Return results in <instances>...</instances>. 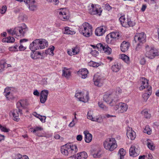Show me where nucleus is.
Returning a JSON list of instances; mask_svg holds the SVG:
<instances>
[{
	"label": "nucleus",
	"mask_w": 159,
	"mask_h": 159,
	"mask_svg": "<svg viewBox=\"0 0 159 159\" xmlns=\"http://www.w3.org/2000/svg\"><path fill=\"white\" fill-rule=\"evenodd\" d=\"M125 151L123 148H120L118 152V155L120 157V159H123L125 154Z\"/></svg>",
	"instance_id": "nucleus-35"
},
{
	"label": "nucleus",
	"mask_w": 159,
	"mask_h": 159,
	"mask_svg": "<svg viewBox=\"0 0 159 159\" xmlns=\"http://www.w3.org/2000/svg\"><path fill=\"white\" fill-rule=\"evenodd\" d=\"M120 58L126 63L127 64L129 63V58L127 56L124 54H122L121 55Z\"/></svg>",
	"instance_id": "nucleus-38"
},
{
	"label": "nucleus",
	"mask_w": 159,
	"mask_h": 159,
	"mask_svg": "<svg viewBox=\"0 0 159 159\" xmlns=\"http://www.w3.org/2000/svg\"><path fill=\"white\" fill-rule=\"evenodd\" d=\"M119 112L123 113L126 111L128 108V105L125 103L124 102H120L119 103Z\"/></svg>",
	"instance_id": "nucleus-17"
},
{
	"label": "nucleus",
	"mask_w": 159,
	"mask_h": 159,
	"mask_svg": "<svg viewBox=\"0 0 159 159\" xmlns=\"http://www.w3.org/2000/svg\"><path fill=\"white\" fill-rule=\"evenodd\" d=\"M92 27L89 23L85 22L79 27V30L80 34L86 37H89L92 35Z\"/></svg>",
	"instance_id": "nucleus-2"
},
{
	"label": "nucleus",
	"mask_w": 159,
	"mask_h": 159,
	"mask_svg": "<svg viewBox=\"0 0 159 159\" xmlns=\"http://www.w3.org/2000/svg\"><path fill=\"white\" fill-rule=\"evenodd\" d=\"M77 159H86L88 155L85 152H82L77 154Z\"/></svg>",
	"instance_id": "nucleus-31"
},
{
	"label": "nucleus",
	"mask_w": 159,
	"mask_h": 159,
	"mask_svg": "<svg viewBox=\"0 0 159 159\" xmlns=\"http://www.w3.org/2000/svg\"><path fill=\"white\" fill-rule=\"evenodd\" d=\"M102 10L100 8H97L96 5L94 6L93 4H92L91 8L89 9V12L91 14H98L100 15L102 11Z\"/></svg>",
	"instance_id": "nucleus-14"
},
{
	"label": "nucleus",
	"mask_w": 159,
	"mask_h": 159,
	"mask_svg": "<svg viewBox=\"0 0 159 159\" xmlns=\"http://www.w3.org/2000/svg\"><path fill=\"white\" fill-rule=\"evenodd\" d=\"M58 12L59 18L62 20L64 21L69 19L68 11L66 9L61 8L59 9Z\"/></svg>",
	"instance_id": "nucleus-7"
},
{
	"label": "nucleus",
	"mask_w": 159,
	"mask_h": 159,
	"mask_svg": "<svg viewBox=\"0 0 159 159\" xmlns=\"http://www.w3.org/2000/svg\"><path fill=\"white\" fill-rule=\"evenodd\" d=\"M33 115L37 118H39L42 122H45L46 118L45 116H42L40 115L37 114L36 112H34L33 113Z\"/></svg>",
	"instance_id": "nucleus-36"
},
{
	"label": "nucleus",
	"mask_w": 159,
	"mask_h": 159,
	"mask_svg": "<svg viewBox=\"0 0 159 159\" xmlns=\"http://www.w3.org/2000/svg\"><path fill=\"white\" fill-rule=\"evenodd\" d=\"M39 42L38 40H34L30 45L29 48L32 51H35V50H38V47L37 46V43Z\"/></svg>",
	"instance_id": "nucleus-25"
},
{
	"label": "nucleus",
	"mask_w": 159,
	"mask_h": 159,
	"mask_svg": "<svg viewBox=\"0 0 159 159\" xmlns=\"http://www.w3.org/2000/svg\"><path fill=\"white\" fill-rule=\"evenodd\" d=\"M142 82L141 85L139 89L140 90L148 88V89L150 86H148V80L144 78H142L141 80Z\"/></svg>",
	"instance_id": "nucleus-18"
},
{
	"label": "nucleus",
	"mask_w": 159,
	"mask_h": 159,
	"mask_svg": "<svg viewBox=\"0 0 159 159\" xmlns=\"http://www.w3.org/2000/svg\"><path fill=\"white\" fill-rule=\"evenodd\" d=\"M147 145L148 147L150 149L153 150L155 149L154 144L150 140H147Z\"/></svg>",
	"instance_id": "nucleus-43"
},
{
	"label": "nucleus",
	"mask_w": 159,
	"mask_h": 159,
	"mask_svg": "<svg viewBox=\"0 0 159 159\" xmlns=\"http://www.w3.org/2000/svg\"><path fill=\"white\" fill-rule=\"evenodd\" d=\"M88 73V70L85 68L82 69L78 71V74L83 79H85L87 76Z\"/></svg>",
	"instance_id": "nucleus-24"
},
{
	"label": "nucleus",
	"mask_w": 159,
	"mask_h": 159,
	"mask_svg": "<svg viewBox=\"0 0 159 159\" xmlns=\"http://www.w3.org/2000/svg\"><path fill=\"white\" fill-rule=\"evenodd\" d=\"M135 25V23L131 20L130 19L128 18V24L127 25L125 24V26H127V28H128L129 27H133Z\"/></svg>",
	"instance_id": "nucleus-50"
},
{
	"label": "nucleus",
	"mask_w": 159,
	"mask_h": 159,
	"mask_svg": "<svg viewBox=\"0 0 159 159\" xmlns=\"http://www.w3.org/2000/svg\"><path fill=\"white\" fill-rule=\"evenodd\" d=\"M6 68L5 61L1 60L0 61V72L3 71Z\"/></svg>",
	"instance_id": "nucleus-42"
},
{
	"label": "nucleus",
	"mask_w": 159,
	"mask_h": 159,
	"mask_svg": "<svg viewBox=\"0 0 159 159\" xmlns=\"http://www.w3.org/2000/svg\"><path fill=\"white\" fill-rule=\"evenodd\" d=\"M47 78L43 79L41 81V84L43 85H46L47 84Z\"/></svg>",
	"instance_id": "nucleus-62"
},
{
	"label": "nucleus",
	"mask_w": 159,
	"mask_h": 159,
	"mask_svg": "<svg viewBox=\"0 0 159 159\" xmlns=\"http://www.w3.org/2000/svg\"><path fill=\"white\" fill-rule=\"evenodd\" d=\"M68 143L62 146L61 148V152L62 154L65 156L69 155V148L68 147Z\"/></svg>",
	"instance_id": "nucleus-23"
},
{
	"label": "nucleus",
	"mask_w": 159,
	"mask_h": 159,
	"mask_svg": "<svg viewBox=\"0 0 159 159\" xmlns=\"http://www.w3.org/2000/svg\"><path fill=\"white\" fill-rule=\"evenodd\" d=\"M48 2H53L55 5H57L59 3L58 0H46Z\"/></svg>",
	"instance_id": "nucleus-55"
},
{
	"label": "nucleus",
	"mask_w": 159,
	"mask_h": 159,
	"mask_svg": "<svg viewBox=\"0 0 159 159\" xmlns=\"http://www.w3.org/2000/svg\"><path fill=\"white\" fill-rule=\"evenodd\" d=\"M121 68V65L120 63H116L113 65L111 67L112 70L115 72H118Z\"/></svg>",
	"instance_id": "nucleus-26"
},
{
	"label": "nucleus",
	"mask_w": 159,
	"mask_h": 159,
	"mask_svg": "<svg viewBox=\"0 0 159 159\" xmlns=\"http://www.w3.org/2000/svg\"><path fill=\"white\" fill-rule=\"evenodd\" d=\"M129 42L125 41L123 42L120 45L121 51L123 52L127 51L129 49Z\"/></svg>",
	"instance_id": "nucleus-21"
},
{
	"label": "nucleus",
	"mask_w": 159,
	"mask_h": 159,
	"mask_svg": "<svg viewBox=\"0 0 159 159\" xmlns=\"http://www.w3.org/2000/svg\"><path fill=\"white\" fill-rule=\"evenodd\" d=\"M105 46V45H103L101 43H98L96 45V47L97 49L99 51H102L103 49H104V47Z\"/></svg>",
	"instance_id": "nucleus-48"
},
{
	"label": "nucleus",
	"mask_w": 159,
	"mask_h": 159,
	"mask_svg": "<svg viewBox=\"0 0 159 159\" xmlns=\"http://www.w3.org/2000/svg\"><path fill=\"white\" fill-rule=\"evenodd\" d=\"M111 36L115 39L116 41L119 39H121V36L120 33L118 32H112L110 33Z\"/></svg>",
	"instance_id": "nucleus-29"
},
{
	"label": "nucleus",
	"mask_w": 159,
	"mask_h": 159,
	"mask_svg": "<svg viewBox=\"0 0 159 159\" xmlns=\"http://www.w3.org/2000/svg\"><path fill=\"white\" fill-rule=\"evenodd\" d=\"M126 135L128 138L131 140H134L136 136L135 132L132 129L127 130Z\"/></svg>",
	"instance_id": "nucleus-20"
},
{
	"label": "nucleus",
	"mask_w": 159,
	"mask_h": 159,
	"mask_svg": "<svg viewBox=\"0 0 159 159\" xmlns=\"http://www.w3.org/2000/svg\"><path fill=\"white\" fill-rule=\"evenodd\" d=\"M143 132L148 135H150L152 133V129L150 128L149 125H147L145 126L143 130Z\"/></svg>",
	"instance_id": "nucleus-46"
},
{
	"label": "nucleus",
	"mask_w": 159,
	"mask_h": 159,
	"mask_svg": "<svg viewBox=\"0 0 159 159\" xmlns=\"http://www.w3.org/2000/svg\"><path fill=\"white\" fill-rule=\"evenodd\" d=\"M89 99V97L88 93H87L86 95L84 96V95L83 96L82 98L80 100V101H82L84 102H86L88 101Z\"/></svg>",
	"instance_id": "nucleus-49"
},
{
	"label": "nucleus",
	"mask_w": 159,
	"mask_h": 159,
	"mask_svg": "<svg viewBox=\"0 0 159 159\" xmlns=\"http://www.w3.org/2000/svg\"><path fill=\"white\" fill-rule=\"evenodd\" d=\"M64 33L72 35L74 34L75 33V32L74 30H71L69 27H66L65 28Z\"/></svg>",
	"instance_id": "nucleus-37"
},
{
	"label": "nucleus",
	"mask_w": 159,
	"mask_h": 159,
	"mask_svg": "<svg viewBox=\"0 0 159 159\" xmlns=\"http://www.w3.org/2000/svg\"><path fill=\"white\" fill-rule=\"evenodd\" d=\"M0 129L2 131L5 132H8L9 131V129H7L6 127L2 126L1 125H0Z\"/></svg>",
	"instance_id": "nucleus-56"
},
{
	"label": "nucleus",
	"mask_w": 159,
	"mask_h": 159,
	"mask_svg": "<svg viewBox=\"0 0 159 159\" xmlns=\"http://www.w3.org/2000/svg\"><path fill=\"white\" fill-rule=\"evenodd\" d=\"M55 47L53 46H52L49 48H48L46 51V53L53 56L54 55L53 51Z\"/></svg>",
	"instance_id": "nucleus-47"
},
{
	"label": "nucleus",
	"mask_w": 159,
	"mask_h": 159,
	"mask_svg": "<svg viewBox=\"0 0 159 159\" xmlns=\"http://www.w3.org/2000/svg\"><path fill=\"white\" fill-rule=\"evenodd\" d=\"M129 154L130 156L133 157H137L139 154L138 150L134 146L132 145L129 149Z\"/></svg>",
	"instance_id": "nucleus-15"
},
{
	"label": "nucleus",
	"mask_w": 159,
	"mask_h": 159,
	"mask_svg": "<svg viewBox=\"0 0 159 159\" xmlns=\"http://www.w3.org/2000/svg\"><path fill=\"white\" fill-rule=\"evenodd\" d=\"M101 155L100 151H99L93 154V156L95 158H99L101 157Z\"/></svg>",
	"instance_id": "nucleus-53"
},
{
	"label": "nucleus",
	"mask_w": 159,
	"mask_h": 159,
	"mask_svg": "<svg viewBox=\"0 0 159 159\" xmlns=\"http://www.w3.org/2000/svg\"><path fill=\"white\" fill-rule=\"evenodd\" d=\"M77 122V120H75L74 119H73L72 121L70 122L69 125V127H73Z\"/></svg>",
	"instance_id": "nucleus-57"
},
{
	"label": "nucleus",
	"mask_w": 159,
	"mask_h": 159,
	"mask_svg": "<svg viewBox=\"0 0 159 159\" xmlns=\"http://www.w3.org/2000/svg\"><path fill=\"white\" fill-rule=\"evenodd\" d=\"M83 95V93L82 92H80L76 93L75 95V96L78 99L79 101H80V100Z\"/></svg>",
	"instance_id": "nucleus-51"
},
{
	"label": "nucleus",
	"mask_w": 159,
	"mask_h": 159,
	"mask_svg": "<svg viewBox=\"0 0 159 159\" xmlns=\"http://www.w3.org/2000/svg\"><path fill=\"white\" fill-rule=\"evenodd\" d=\"M84 135L85 141L87 143H90L92 139V135L89 133L88 130H86L84 132Z\"/></svg>",
	"instance_id": "nucleus-19"
},
{
	"label": "nucleus",
	"mask_w": 159,
	"mask_h": 159,
	"mask_svg": "<svg viewBox=\"0 0 159 159\" xmlns=\"http://www.w3.org/2000/svg\"><path fill=\"white\" fill-rule=\"evenodd\" d=\"M73 53L74 55L78 54L80 52V48L79 47H76L72 48Z\"/></svg>",
	"instance_id": "nucleus-52"
},
{
	"label": "nucleus",
	"mask_w": 159,
	"mask_h": 159,
	"mask_svg": "<svg viewBox=\"0 0 159 159\" xmlns=\"http://www.w3.org/2000/svg\"><path fill=\"white\" fill-rule=\"evenodd\" d=\"M19 50L20 51H24L25 50L26 48L24 47L22 45H21L19 47Z\"/></svg>",
	"instance_id": "nucleus-64"
},
{
	"label": "nucleus",
	"mask_w": 159,
	"mask_h": 159,
	"mask_svg": "<svg viewBox=\"0 0 159 159\" xmlns=\"http://www.w3.org/2000/svg\"><path fill=\"white\" fill-rule=\"evenodd\" d=\"M88 65L90 66L97 67L99 66L100 64L99 63H97L92 61H90L88 63Z\"/></svg>",
	"instance_id": "nucleus-44"
},
{
	"label": "nucleus",
	"mask_w": 159,
	"mask_h": 159,
	"mask_svg": "<svg viewBox=\"0 0 159 159\" xmlns=\"http://www.w3.org/2000/svg\"><path fill=\"white\" fill-rule=\"evenodd\" d=\"M145 56L150 59L154 58L155 57L158 56L159 52L157 49L153 47H149L148 45L145 46Z\"/></svg>",
	"instance_id": "nucleus-5"
},
{
	"label": "nucleus",
	"mask_w": 159,
	"mask_h": 159,
	"mask_svg": "<svg viewBox=\"0 0 159 159\" xmlns=\"http://www.w3.org/2000/svg\"><path fill=\"white\" fill-rule=\"evenodd\" d=\"M90 53L93 56L96 57L98 54V51L95 50H93L92 49Z\"/></svg>",
	"instance_id": "nucleus-60"
},
{
	"label": "nucleus",
	"mask_w": 159,
	"mask_h": 159,
	"mask_svg": "<svg viewBox=\"0 0 159 159\" xmlns=\"http://www.w3.org/2000/svg\"><path fill=\"white\" fill-rule=\"evenodd\" d=\"M19 113L20 115L22 114V110L19 109L18 110L16 109L12 111H11L10 115H12L13 117V120L16 121H18L20 120L19 118Z\"/></svg>",
	"instance_id": "nucleus-8"
},
{
	"label": "nucleus",
	"mask_w": 159,
	"mask_h": 159,
	"mask_svg": "<svg viewBox=\"0 0 159 159\" xmlns=\"http://www.w3.org/2000/svg\"><path fill=\"white\" fill-rule=\"evenodd\" d=\"M98 105L102 109L104 110H106L107 109V107L101 102H98Z\"/></svg>",
	"instance_id": "nucleus-59"
},
{
	"label": "nucleus",
	"mask_w": 159,
	"mask_h": 159,
	"mask_svg": "<svg viewBox=\"0 0 159 159\" xmlns=\"http://www.w3.org/2000/svg\"><path fill=\"white\" fill-rule=\"evenodd\" d=\"M104 100L111 106H113L118 101L115 93H107L104 96Z\"/></svg>",
	"instance_id": "nucleus-4"
},
{
	"label": "nucleus",
	"mask_w": 159,
	"mask_h": 159,
	"mask_svg": "<svg viewBox=\"0 0 159 159\" xmlns=\"http://www.w3.org/2000/svg\"><path fill=\"white\" fill-rule=\"evenodd\" d=\"M28 30L27 26L25 23H21L15 27L14 28L7 30V31L12 35L23 36Z\"/></svg>",
	"instance_id": "nucleus-1"
},
{
	"label": "nucleus",
	"mask_w": 159,
	"mask_h": 159,
	"mask_svg": "<svg viewBox=\"0 0 159 159\" xmlns=\"http://www.w3.org/2000/svg\"><path fill=\"white\" fill-rule=\"evenodd\" d=\"M7 7L6 6H3L0 9V13L2 14H4L6 11Z\"/></svg>",
	"instance_id": "nucleus-54"
},
{
	"label": "nucleus",
	"mask_w": 159,
	"mask_h": 159,
	"mask_svg": "<svg viewBox=\"0 0 159 159\" xmlns=\"http://www.w3.org/2000/svg\"><path fill=\"white\" fill-rule=\"evenodd\" d=\"M48 93V91L47 90H43L41 92L40 101L42 103H44L46 102L47 99Z\"/></svg>",
	"instance_id": "nucleus-10"
},
{
	"label": "nucleus",
	"mask_w": 159,
	"mask_h": 159,
	"mask_svg": "<svg viewBox=\"0 0 159 159\" xmlns=\"http://www.w3.org/2000/svg\"><path fill=\"white\" fill-rule=\"evenodd\" d=\"M35 40H38L39 42L38 43H37V46L38 47V50L43 49L48 46V42L44 39H38Z\"/></svg>",
	"instance_id": "nucleus-9"
},
{
	"label": "nucleus",
	"mask_w": 159,
	"mask_h": 159,
	"mask_svg": "<svg viewBox=\"0 0 159 159\" xmlns=\"http://www.w3.org/2000/svg\"><path fill=\"white\" fill-rule=\"evenodd\" d=\"M28 103L25 100H21L18 101L16 104L17 108H19L21 107L25 108L28 105Z\"/></svg>",
	"instance_id": "nucleus-22"
},
{
	"label": "nucleus",
	"mask_w": 159,
	"mask_h": 159,
	"mask_svg": "<svg viewBox=\"0 0 159 159\" xmlns=\"http://www.w3.org/2000/svg\"><path fill=\"white\" fill-rule=\"evenodd\" d=\"M148 90L149 92L148 93H144L142 95V98L143 99V101L144 102L147 101L149 96L152 93L151 86H150L149 87V88L148 89Z\"/></svg>",
	"instance_id": "nucleus-30"
},
{
	"label": "nucleus",
	"mask_w": 159,
	"mask_h": 159,
	"mask_svg": "<svg viewBox=\"0 0 159 159\" xmlns=\"http://www.w3.org/2000/svg\"><path fill=\"white\" fill-rule=\"evenodd\" d=\"M106 39L107 42L108 43L113 44L116 41L112 37V36H111V35L110 34L107 35Z\"/></svg>",
	"instance_id": "nucleus-33"
},
{
	"label": "nucleus",
	"mask_w": 159,
	"mask_h": 159,
	"mask_svg": "<svg viewBox=\"0 0 159 159\" xmlns=\"http://www.w3.org/2000/svg\"><path fill=\"white\" fill-rule=\"evenodd\" d=\"M105 32L104 30L102 27H98L96 29L95 33L96 35L97 36H101Z\"/></svg>",
	"instance_id": "nucleus-27"
},
{
	"label": "nucleus",
	"mask_w": 159,
	"mask_h": 159,
	"mask_svg": "<svg viewBox=\"0 0 159 159\" xmlns=\"http://www.w3.org/2000/svg\"><path fill=\"white\" fill-rule=\"evenodd\" d=\"M30 129L32 132H33L34 133H36V134L37 135L40 136L39 135L37 134L36 132H38V131H41L43 130V129L40 127H36L34 128V129L33 128H31Z\"/></svg>",
	"instance_id": "nucleus-39"
},
{
	"label": "nucleus",
	"mask_w": 159,
	"mask_h": 159,
	"mask_svg": "<svg viewBox=\"0 0 159 159\" xmlns=\"http://www.w3.org/2000/svg\"><path fill=\"white\" fill-rule=\"evenodd\" d=\"M122 26L127 28V26H125V24L127 25L128 24V18L126 19L124 16H121L119 19Z\"/></svg>",
	"instance_id": "nucleus-32"
},
{
	"label": "nucleus",
	"mask_w": 159,
	"mask_h": 159,
	"mask_svg": "<svg viewBox=\"0 0 159 159\" xmlns=\"http://www.w3.org/2000/svg\"><path fill=\"white\" fill-rule=\"evenodd\" d=\"M87 117L88 119L90 120L93 121H97L99 123H101V121H98L99 118H96L95 119L94 118H93L92 115H90L89 112H88V114L87 115Z\"/></svg>",
	"instance_id": "nucleus-45"
},
{
	"label": "nucleus",
	"mask_w": 159,
	"mask_h": 159,
	"mask_svg": "<svg viewBox=\"0 0 159 159\" xmlns=\"http://www.w3.org/2000/svg\"><path fill=\"white\" fill-rule=\"evenodd\" d=\"M62 76H64L66 78H68L71 75V72L70 70L64 67L63 70H62Z\"/></svg>",
	"instance_id": "nucleus-28"
},
{
	"label": "nucleus",
	"mask_w": 159,
	"mask_h": 159,
	"mask_svg": "<svg viewBox=\"0 0 159 159\" xmlns=\"http://www.w3.org/2000/svg\"><path fill=\"white\" fill-rule=\"evenodd\" d=\"M141 113L142 115L146 118H150L151 117V114L149 112L147 109L143 110L141 111Z\"/></svg>",
	"instance_id": "nucleus-34"
},
{
	"label": "nucleus",
	"mask_w": 159,
	"mask_h": 159,
	"mask_svg": "<svg viewBox=\"0 0 159 159\" xmlns=\"http://www.w3.org/2000/svg\"><path fill=\"white\" fill-rule=\"evenodd\" d=\"M21 157V155L20 154H15L13 156V159H20Z\"/></svg>",
	"instance_id": "nucleus-63"
},
{
	"label": "nucleus",
	"mask_w": 159,
	"mask_h": 159,
	"mask_svg": "<svg viewBox=\"0 0 159 159\" xmlns=\"http://www.w3.org/2000/svg\"><path fill=\"white\" fill-rule=\"evenodd\" d=\"M68 147L69 148V155L72 156L75 154L78 151V148L77 146L75 145L69 143H68Z\"/></svg>",
	"instance_id": "nucleus-12"
},
{
	"label": "nucleus",
	"mask_w": 159,
	"mask_h": 159,
	"mask_svg": "<svg viewBox=\"0 0 159 159\" xmlns=\"http://www.w3.org/2000/svg\"><path fill=\"white\" fill-rule=\"evenodd\" d=\"M10 89L9 88H6L4 89V95L8 100H10L14 98V96L10 92Z\"/></svg>",
	"instance_id": "nucleus-16"
},
{
	"label": "nucleus",
	"mask_w": 159,
	"mask_h": 159,
	"mask_svg": "<svg viewBox=\"0 0 159 159\" xmlns=\"http://www.w3.org/2000/svg\"><path fill=\"white\" fill-rule=\"evenodd\" d=\"M104 49H103L102 51H104V52L107 54H110L112 52L111 49L108 47L107 45H105Z\"/></svg>",
	"instance_id": "nucleus-41"
},
{
	"label": "nucleus",
	"mask_w": 159,
	"mask_h": 159,
	"mask_svg": "<svg viewBox=\"0 0 159 159\" xmlns=\"http://www.w3.org/2000/svg\"><path fill=\"white\" fill-rule=\"evenodd\" d=\"M142 44L141 43H139L137 44L135 48L136 51H138L141 49Z\"/></svg>",
	"instance_id": "nucleus-61"
},
{
	"label": "nucleus",
	"mask_w": 159,
	"mask_h": 159,
	"mask_svg": "<svg viewBox=\"0 0 159 159\" xmlns=\"http://www.w3.org/2000/svg\"><path fill=\"white\" fill-rule=\"evenodd\" d=\"M122 92V90L120 88H117L116 89V94H115V95L118 96V95L121 93ZM117 97L118 98V97Z\"/></svg>",
	"instance_id": "nucleus-58"
},
{
	"label": "nucleus",
	"mask_w": 159,
	"mask_h": 159,
	"mask_svg": "<svg viewBox=\"0 0 159 159\" xmlns=\"http://www.w3.org/2000/svg\"><path fill=\"white\" fill-rule=\"evenodd\" d=\"M93 80L95 85L98 87H101L103 84V80L100 76L98 74L94 75Z\"/></svg>",
	"instance_id": "nucleus-11"
},
{
	"label": "nucleus",
	"mask_w": 159,
	"mask_h": 159,
	"mask_svg": "<svg viewBox=\"0 0 159 159\" xmlns=\"http://www.w3.org/2000/svg\"><path fill=\"white\" fill-rule=\"evenodd\" d=\"M146 36L144 32L136 34L134 37V40L135 42H138L143 44L146 41Z\"/></svg>",
	"instance_id": "nucleus-6"
},
{
	"label": "nucleus",
	"mask_w": 159,
	"mask_h": 159,
	"mask_svg": "<svg viewBox=\"0 0 159 159\" xmlns=\"http://www.w3.org/2000/svg\"><path fill=\"white\" fill-rule=\"evenodd\" d=\"M103 145L104 148L109 151H113L117 146L115 138L107 139L103 142Z\"/></svg>",
	"instance_id": "nucleus-3"
},
{
	"label": "nucleus",
	"mask_w": 159,
	"mask_h": 159,
	"mask_svg": "<svg viewBox=\"0 0 159 159\" xmlns=\"http://www.w3.org/2000/svg\"><path fill=\"white\" fill-rule=\"evenodd\" d=\"M26 5L29 6V9L32 11L35 10L37 8V5L35 3L36 2L34 0H25L24 1Z\"/></svg>",
	"instance_id": "nucleus-13"
},
{
	"label": "nucleus",
	"mask_w": 159,
	"mask_h": 159,
	"mask_svg": "<svg viewBox=\"0 0 159 159\" xmlns=\"http://www.w3.org/2000/svg\"><path fill=\"white\" fill-rule=\"evenodd\" d=\"M15 41V39L12 37H8L7 38L2 39L3 42H7V43H13Z\"/></svg>",
	"instance_id": "nucleus-40"
}]
</instances>
